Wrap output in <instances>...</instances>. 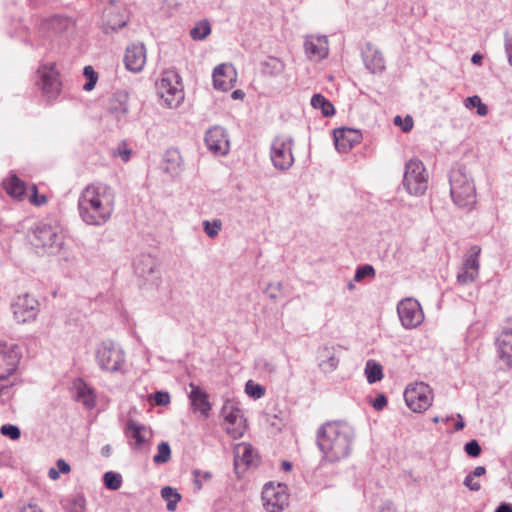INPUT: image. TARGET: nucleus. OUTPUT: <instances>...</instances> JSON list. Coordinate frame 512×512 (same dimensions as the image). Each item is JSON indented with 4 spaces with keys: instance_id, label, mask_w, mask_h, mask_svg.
<instances>
[{
    "instance_id": "1",
    "label": "nucleus",
    "mask_w": 512,
    "mask_h": 512,
    "mask_svg": "<svg viewBox=\"0 0 512 512\" xmlns=\"http://www.w3.org/2000/svg\"><path fill=\"white\" fill-rule=\"evenodd\" d=\"M115 209V192L107 184L97 182L87 185L78 198L81 220L90 226H102L112 217Z\"/></svg>"
},
{
    "instance_id": "2",
    "label": "nucleus",
    "mask_w": 512,
    "mask_h": 512,
    "mask_svg": "<svg viewBox=\"0 0 512 512\" xmlns=\"http://www.w3.org/2000/svg\"><path fill=\"white\" fill-rule=\"evenodd\" d=\"M355 431L342 421L321 425L316 434V443L322 453V461L335 463L347 458L352 451Z\"/></svg>"
},
{
    "instance_id": "3",
    "label": "nucleus",
    "mask_w": 512,
    "mask_h": 512,
    "mask_svg": "<svg viewBox=\"0 0 512 512\" xmlns=\"http://www.w3.org/2000/svg\"><path fill=\"white\" fill-rule=\"evenodd\" d=\"M450 195L456 206L471 210L476 204V188L467 168L459 165L449 174Z\"/></svg>"
},
{
    "instance_id": "4",
    "label": "nucleus",
    "mask_w": 512,
    "mask_h": 512,
    "mask_svg": "<svg viewBox=\"0 0 512 512\" xmlns=\"http://www.w3.org/2000/svg\"><path fill=\"white\" fill-rule=\"evenodd\" d=\"M94 356L100 370L111 374L126 372V354L117 342L112 340L100 342L95 348Z\"/></svg>"
},
{
    "instance_id": "5",
    "label": "nucleus",
    "mask_w": 512,
    "mask_h": 512,
    "mask_svg": "<svg viewBox=\"0 0 512 512\" xmlns=\"http://www.w3.org/2000/svg\"><path fill=\"white\" fill-rule=\"evenodd\" d=\"M20 358L17 345L0 342V399L10 396L12 383L7 378L16 371Z\"/></svg>"
},
{
    "instance_id": "6",
    "label": "nucleus",
    "mask_w": 512,
    "mask_h": 512,
    "mask_svg": "<svg viewBox=\"0 0 512 512\" xmlns=\"http://www.w3.org/2000/svg\"><path fill=\"white\" fill-rule=\"evenodd\" d=\"M429 175L419 159H410L405 164L403 186L412 196H421L428 187Z\"/></svg>"
},
{
    "instance_id": "7",
    "label": "nucleus",
    "mask_w": 512,
    "mask_h": 512,
    "mask_svg": "<svg viewBox=\"0 0 512 512\" xmlns=\"http://www.w3.org/2000/svg\"><path fill=\"white\" fill-rule=\"evenodd\" d=\"M157 94L166 107H178L184 99L179 75L173 71L165 72L157 83Z\"/></svg>"
},
{
    "instance_id": "8",
    "label": "nucleus",
    "mask_w": 512,
    "mask_h": 512,
    "mask_svg": "<svg viewBox=\"0 0 512 512\" xmlns=\"http://www.w3.org/2000/svg\"><path fill=\"white\" fill-rule=\"evenodd\" d=\"M31 242L36 247H42L55 254L62 248L64 237L59 225L41 222L35 226Z\"/></svg>"
},
{
    "instance_id": "9",
    "label": "nucleus",
    "mask_w": 512,
    "mask_h": 512,
    "mask_svg": "<svg viewBox=\"0 0 512 512\" xmlns=\"http://www.w3.org/2000/svg\"><path fill=\"white\" fill-rule=\"evenodd\" d=\"M36 85L41 89L45 98L54 101L62 89L60 73L54 62L41 64L36 73Z\"/></svg>"
},
{
    "instance_id": "10",
    "label": "nucleus",
    "mask_w": 512,
    "mask_h": 512,
    "mask_svg": "<svg viewBox=\"0 0 512 512\" xmlns=\"http://www.w3.org/2000/svg\"><path fill=\"white\" fill-rule=\"evenodd\" d=\"M293 146L294 140L290 135H279L272 140L270 158L276 169L286 171L292 167L294 163Z\"/></svg>"
},
{
    "instance_id": "11",
    "label": "nucleus",
    "mask_w": 512,
    "mask_h": 512,
    "mask_svg": "<svg viewBox=\"0 0 512 512\" xmlns=\"http://www.w3.org/2000/svg\"><path fill=\"white\" fill-rule=\"evenodd\" d=\"M10 309L16 323L27 324L37 319L40 312V303L34 296L24 293L12 300Z\"/></svg>"
},
{
    "instance_id": "12",
    "label": "nucleus",
    "mask_w": 512,
    "mask_h": 512,
    "mask_svg": "<svg viewBox=\"0 0 512 512\" xmlns=\"http://www.w3.org/2000/svg\"><path fill=\"white\" fill-rule=\"evenodd\" d=\"M404 399L413 412L421 413L432 404V390L427 384L416 382L407 386L404 391Z\"/></svg>"
},
{
    "instance_id": "13",
    "label": "nucleus",
    "mask_w": 512,
    "mask_h": 512,
    "mask_svg": "<svg viewBox=\"0 0 512 512\" xmlns=\"http://www.w3.org/2000/svg\"><path fill=\"white\" fill-rule=\"evenodd\" d=\"M226 432L234 439L241 438L246 431V420L240 408L232 401H226L221 409Z\"/></svg>"
},
{
    "instance_id": "14",
    "label": "nucleus",
    "mask_w": 512,
    "mask_h": 512,
    "mask_svg": "<svg viewBox=\"0 0 512 512\" xmlns=\"http://www.w3.org/2000/svg\"><path fill=\"white\" fill-rule=\"evenodd\" d=\"M262 504L267 512H282L288 505V494L283 484L266 483L262 490Z\"/></svg>"
},
{
    "instance_id": "15",
    "label": "nucleus",
    "mask_w": 512,
    "mask_h": 512,
    "mask_svg": "<svg viewBox=\"0 0 512 512\" xmlns=\"http://www.w3.org/2000/svg\"><path fill=\"white\" fill-rule=\"evenodd\" d=\"M397 313L405 329H414L424 321V312L420 303L414 298L402 299L397 304Z\"/></svg>"
},
{
    "instance_id": "16",
    "label": "nucleus",
    "mask_w": 512,
    "mask_h": 512,
    "mask_svg": "<svg viewBox=\"0 0 512 512\" xmlns=\"http://www.w3.org/2000/svg\"><path fill=\"white\" fill-rule=\"evenodd\" d=\"M481 248L474 245L465 256L463 264L457 273V282L461 285L473 283L479 276Z\"/></svg>"
},
{
    "instance_id": "17",
    "label": "nucleus",
    "mask_w": 512,
    "mask_h": 512,
    "mask_svg": "<svg viewBox=\"0 0 512 512\" xmlns=\"http://www.w3.org/2000/svg\"><path fill=\"white\" fill-rule=\"evenodd\" d=\"M204 141L207 149L214 155L225 156L230 150L228 134L221 126L208 129Z\"/></svg>"
},
{
    "instance_id": "18",
    "label": "nucleus",
    "mask_w": 512,
    "mask_h": 512,
    "mask_svg": "<svg viewBox=\"0 0 512 512\" xmlns=\"http://www.w3.org/2000/svg\"><path fill=\"white\" fill-rule=\"evenodd\" d=\"M304 51L309 60L320 61L329 54L328 39L325 35H308L304 40Z\"/></svg>"
},
{
    "instance_id": "19",
    "label": "nucleus",
    "mask_w": 512,
    "mask_h": 512,
    "mask_svg": "<svg viewBox=\"0 0 512 512\" xmlns=\"http://www.w3.org/2000/svg\"><path fill=\"white\" fill-rule=\"evenodd\" d=\"M333 136L335 148L343 154L348 153L362 139L361 132L352 128L335 129Z\"/></svg>"
},
{
    "instance_id": "20",
    "label": "nucleus",
    "mask_w": 512,
    "mask_h": 512,
    "mask_svg": "<svg viewBox=\"0 0 512 512\" xmlns=\"http://www.w3.org/2000/svg\"><path fill=\"white\" fill-rule=\"evenodd\" d=\"M124 63L126 68L134 73H138L143 70L146 63V49L142 43H132L127 46Z\"/></svg>"
},
{
    "instance_id": "21",
    "label": "nucleus",
    "mask_w": 512,
    "mask_h": 512,
    "mask_svg": "<svg viewBox=\"0 0 512 512\" xmlns=\"http://www.w3.org/2000/svg\"><path fill=\"white\" fill-rule=\"evenodd\" d=\"M214 87L221 91H228L233 88L236 82V71L232 65L220 64L213 71Z\"/></svg>"
},
{
    "instance_id": "22",
    "label": "nucleus",
    "mask_w": 512,
    "mask_h": 512,
    "mask_svg": "<svg viewBox=\"0 0 512 512\" xmlns=\"http://www.w3.org/2000/svg\"><path fill=\"white\" fill-rule=\"evenodd\" d=\"M495 344L499 359L508 369H512V325L502 329Z\"/></svg>"
},
{
    "instance_id": "23",
    "label": "nucleus",
    "mask_w": 512,
    "mask_h": 512,
    "mask_svg": "<svg viewBox=\"0 0 512 512\" xmlns=\"http://www.w3.org/2000/svg\"><path fill=\"white\" fill-rule=\"evenodd\" d=\"M127 23V17L125 13L121 11V8L115 5L113 2L107 6L103 11V27L105 32L117 31L124 27Z\"/></svg>"
},
{
    "instance_id": "24",
    "label": "nucleus",
    "mask_w": 512,
    "mask_h": 512,
    "mask_svg": "<svg viewBox=\"0 0 512 512\" xmlns=\"http://www.w3.org/2000/svg\"><path fill=\"white\" fill-rule=\"evenodd\" d=\"M151 435V430L145 425L139 424L133 420L127 422L126 436L133 441L131 442L133 449H141L143 445L148 442Z\"/></svg>"
},
{
    "instance_id": "25",
    "label": "nucleus",
    "mask_w": 512,
    "mask_h": 512,
    "mask_svg": "<svg viewBox=\"0 0 512 512\" xmlns=\"http://www.w3.org/2000/svg\"><path fill=\"white\" fill-rule=\"evenodd\" d=\"M128 94L123 91L116 92L109 99L107 110L118 122H125L129 112Z\"/></svg>"
},
{
    "instance_id": "26",
    "label": "nucleus",
    "mask_w": 512,
    "mask_h": 512,
    "mask_svg": "<svg viewBox=\"0 0 512 512\" xmlns=\"http://www.w3.org/2000/svg\"><path fill=\"white\" fill-rule=\"evenodd\" d=\"M258 457L254 448L248 443H239L234 448V465L238 469L241 466L247 469L257 464Z\"/></svg>"
},
{
    "instance_id": "27",
    "label": "nucleus",
    "mask_w": 512,
    "mask_h": 512,
    "mask_svg": "<svg viewBox=\"0 0 512 512\" xmlns=\"http://www.w3.org/2000/svg\"><path fill=\"white\" fill-rule=\"evenodd\" d=\"M365 67L373 74L382 73L385 69V61L382 53L375 46L368 43L362 51Z\"/></svg>"
},
{
    "instance_id": "28",
    "label": "nucleus",
    "mask_w": 512,
    "mask_h": 512,
    "mask_svg": "<svg viewBox=\"0 0 512 512\" xmlns=\"http://www.w3.org/2000/svg\"><path fill=\"white\" fill-rule=\"evenodd\" d=\"M75 400L91 409L96 404L94 391L82 379H77L73 384Z\"/></svg>"
},
{
    "instance_id": "29",
    "label": "nucleus",
    "mask_w": 512,
    "mask_h": 512,
    "mask_svg": "<svg viewBox=\"0 0 512 512\" xmlns=\"http://www.w3.org/2000/svg\"><path fill=\"white\" fill-rule=\"evenodd\" d=\"M189 398L195 411H199L202 415H208L211 405L208 401L207 394L198 386L190 384Z\"/></svg>"
},
{
    "instance_id": "30",
    "label": "nucleus",
    "mask_w": 512,
    "mask_h": 512,
    "mask_svg": "<svg viewBox=\"0 0 512 512\" xmlns=\"http://www.w3.org/2000/svg\"><path fill=\"white\" fill-rule=\"evenodd\" d=\"M135 272L141 277H146L154 272L156 259L150 254H141L134 261Z\"/></svg>"
},
{
    "instance_id": "31",
    "label": "nucleus",
    "mask_w": 512,
    "mask_h": 512,
    "mask_svg": "<svg viewBox=\"0 0 512 512\" xmlns=\"http://www.w3.org/2000/svg\"><path fill=\"white\" fill-rule=\"evenodd\" d=\"M6 192L13 198L21 199L26 191L25 183L16 175H11L3 182Z\"/></svg>"
},
{
    "instance_id": "32",
    "label": "nucleus",
    "mask_w": 512,
    "mask_h": 512,
    "mask_svg": "<svg viewBox=\"0 0 512 512\" xmlns=\"http://www.w3.org/2000/svg\"><path fill=\"white\" fill-rule=\"evenodd\" d=\"M311 106L314 109L320 110L325 117H330L335 114L333 104L321 94H314L312 96Z\"/></svg>"
},
{
    "instance_id": "33",
    "label": "nucleus",
    "mask_w": 512,
    "mask_h": 512,
    "mask_svg": "<svg viewBox=\"0 0 512 512\" xmlns=\"http://www.w3.org/2000/svg\"><path fill=\"white\" fill-rule=\"evenodd\" d=\"M284 63L277 57H268L262 63V71L265 75L277 76L284 71Z\"/></svg>"
},
{
    "instance_id": "34",
    "label": "nucleus",
    "mask_w": 512,
    "mask_h": 512,
    "mask_svg": "<svg viewBox=\"0 0 512 512\" xmlns=\"http://www.w3.org/2000/svg\"><path fill=\"white\" fill-rule=\"evenodd\" d=\"M365 375L370 384L380 381L383 378L382 366L374 360H368L365 365Z\"/></svg>"
},
{
    "instance_id": "35",
    "label": "nucleus",
    "mask_w": 512,
    "mask_h": 512,
    "mask_svg": "<svg viewBox=\"0 0 512 512\" xmlns=\"http://www.w3.org/2000/svg\"><path fill=\"white\" fill-rule=\"evenodd\" d=\"M211 33V26L209 21L202 20L198 22L191 30L190 36L193 40H204Z\"/></svg>"
},
{
    "instance_id": "36",
    "label": "nucleus",
    "mask_w": 512,
    "mask_h": 512,
    "mask_svg": "<svg viewBox=\"0 0 512 512\" xmlns=\"http://www.w3.org/2000/svg\"><path fill=\"white\" fill-rule=\"evenodd\" d=\"M162 498L167 501V510L174 511L177 503L180 501V494L170 486L163 487L161 490Z\"/></svg>"
},
{
    "instance_id": "37",
    "label": "nucleus",
    "mask_w": 512,
    "mask_h": 512,
    "mask_svg": "<svg viewBox=\"0 0 512 512\" xmlns=\"http://www.w3.org/2000/svg\"><path fill=\"white\" fill-rule=\"evenodd\" d=\"M103 482L107 489L118 490L122 485V476L120 473L108 471L103 476Z\"/></svg>"
},
{
    "instance_id": "38",
    "label": "nucleus",
    "mask_w": 512,
    "mask_h": 512,
    "mask_svg": "<svg viewBox=\"0 0 512 512\" xmlns=\"http://www.w3.org/2000/svg\"><path fill=\"white\" fill-rule=\"evenodd\" d=\"M171 449L167 442H161L157 446V453L153 456V461L156 464H163L170 460Z\"/></svg>"
},
{
    "instance_id": "39",
    "label": "nucleus",
    "mask_w": 512,
    "mask_h": 512,
    "mask_svg": "<svg viewBox=\"0 0 512 512\" xmlns=\"http://www.w3.org/2000/svg\"><path fill=\"white\" fill-rule=\"evenodd\" d=\"M465 107L468 109L477 108V114L479 116H486L488 113L487 106L481 101V98L477 95L466 98Z\"/></svg>"
},
{
    "instance_id": "40",
    "label": "nucleus",
    "mask_w": 512,
    "mask_h": 512,
    "mask_svg": "<svg viewBox=\"0 0 512 512\" xmlns=\"http://www.w3.org/2000/svg\"><path fill=\"white\" fill-rule=\"evenodd\" d=\"M83 75L86 77L87 81L83 85V89L85 91H92L95 88V85L98 80V75L93 69L92 66H85L83 70Z\"/></svg>"
},
{
    "instance_id": "41",
    "label": "nucleus",
    "mask_w": 512,
    "mask_h": 512,
    "mask_svg": "<svg viewBox=\"0 0 512 512\" xmlns=\"http://www.w3.org/2000/svg\"><path fill=\"white\" fill-rule=\"evenodd\" d=\"M222 228V222L219 219H215L213 221H204L203 229L208 237L215 238Z\"/></svg>"
},
{
    "instance_id": "42",
    "label": "nucleus",
    "mask_w": 512,
    "mask_h": 512,
    "mask_svg": "<svg viewBox=\"0 0 512 512\" xmlns=\"http://www.w3.org/2000/svg\"><path fill=\"white\" fill-rule=\"evenodd\" d=\"M339 364V359L332 353L328 352L327 359L322 360L319 364L320 368L325 373H331L337 369Z\"/></svg>"
},
{
    "instance_id": "43",
    "label": "nucleus",
    "mask_w": 512,
    "mask_h": 512,
    "mask_svg": "<svg viewBox=\"0 0 512 512\" xmlns=\"http://www.w3.org/2000/svg\"><path fill=\"white\" fill-rule=\"evenodd\" d=\"M132 155V149L128 146L126 142H121L118 146L113 150V156L119 157L123 162H128Z\"/></svg>"
},
{
    "instance_id": "44",
    "label": "nucleus",
    "mask_w": 512,
    "mask_h": 512,
    "mask_svg": "<svg viewBox=\"0 0 512 512\" xmlns=\"http://www.w3.org/2000/svg\"><path fill=\"white\" fill-rule=\"evenodd\" d=\"M245 392L250 397L259 399L264 395L265 389L261 385L254 383L252 380H249L245 385Z\"/></svg>"
},
{
    "instance_id": "45",
    "label": "nucleus",
    "mask_w": 512,
    "mask_h": 512,
    "mask_svg": "<svg viewBox=\"0 0 512 512\" xmlns=\"http://www.w3.org/2000/svg\"><path fill=\"white\" fill-rule=\"evenodd\" d=\"M2 435L9 437L12 440H17L20 438L21 432L20 429L16 425L5 424L0 429Z\"/></svg>"
},
{
    "instance_id": "46",
    "label": "nucleus",
    "mask_w": 512,
    "mask_h": 512,
    "mask_svg": "<svg viewBox=\"0 0 512 512\" xmlns=\"http://www.w3.org/2000/svg\"><path fill=\"white\" fill-rule=\"evenodd\" d=\"M375 270L371 265H364L357 268L354 276V280L360 282L367 276H374Z\"/></svg>"
},
{
    "instance_id": "47",
    "label": "nucleus",
    "mask_w": 512,
    "mask_h": 512,
    "mask_svg": "<svg viewBox=\"0 0 512 512\" xmlns=\"http://www.w3.org/2000/svg\"><path fill=\"white\" fill-rule=\"evenodd\" d=\"M72 512H85L86 499L82 494H77L73 497L72 501Z\"/></svg>"
},
{
    "instance_id": "48",
    "label": "nucleus",
    "mask_w": 512,
    "mask_h": 512,
    "mask_svg": "<svg viewBox=\"0 0 512 512\" xmlns=\"http://www.w3.org/2000/svg\"><path fill=\"white\" fill-rule=\"evenodd\" d=\"M464 450L467 453V455L471 457H478L481 453V447L476 440H471L467 442L465 444Z\"/></svg>"
},
{
    "instance_id": "49",
    "label": "nucleus",
    "mask_w": 512,
    "mask_h": 512,
    "mask_svg": "<svg viewBox=\"0 0 512 512\" xmlns=\"http://www.w3.org/2000/svg\"><path fill=\"white\" fill-rule=\"evenodd\" d=\"M394 124L400 126L404 132H409L413 127V119L411 116H406L403 121L401 116L398 115L394 118Z\"/></svg>"
},
{
    "instance_id": "50",
    "label": "nucleus",
    "mask_w": 512,
    "mask_h": 512,
    "mask_svg": "<svg viewBox=\"0 0 512 512\" xmlns=\"http://www.w3.org/2000/svg\"><path fill=\"white\" fill-rule=\"evenodd\" d=\"M153 400L156 405H167L170 402V395L164 391H157L153 395Z\"/></svg>"
},
{
    "instance_id": "51",
    "label": "nucleus",
    "mask_w": 512,
    "mask_h": 512,
    "mask_svg": "<svg viewBox=\"0 0 512 512\" xmlns=\"http://www.w3.org/2000/svg\"><path fill=\"white\" fill-rule=\"evenodd\" d=\"M463 484L471 491H479L481 488L480 482L476 481L475 477L470 473L465 477Z\"/></svg>"
},
{
    "instance_id": "52",
    "label": "nucleus",
    "mask_w": 512,
    "mask_h": 512,
    "mask_svg": "<svg viewBox=\"0 0 512 512\" xmlns=\"http://www.w3.org/2000/svg\"><path fill=\"white\" fill-rule=\"evenodd\" d=\"M387 405V398L384 394H379L373 401L372 406L376 411H381Z\"/></svg>"
},
{
    "instance_id": "53",
    "label": "nucleus",
    "mask_w": 512,
    "mask_h": 512,
    "mask_svg": "<svg viewBox=\"0 0 512 512\" xmlns=\"http://www.w3.org/2000/svg\"><path fill=\"white\" fill-rule=\"evenodd\" d=\"M32 191H33V193L30 196V202L32 204L40 206V205L44 204L47 201V199H46V197L44 195H42L40 197L38 196L36 186H32Z\"/></svg>"
},
{
    "instance_id": "54",
    "label": "nucleus",
    "mask_w": 512,
    "mask_h": 512,
    "mask_svg": "<svg viewBox=\"0 0 512 512\" xmlns=\"http://www.w3.org/2000/svg\"><path fill=\"white\" fill-rule=\"evenodd\" d=\"M194 474H195V485L197 486V489H201V487H202V483L199 479L200 477L204 480H209L212 477L211 473L207 472V471L201 472V471L196 470L194 472Z\"/></svg>"
},
{
    "instance_id": "55",
    "label": "nucleus",
    "mask_w": 512,
    "mask_h": 512,
    "mask_svg": "<svg viewBox=\"0 0 512 512\" xmlns=\"http://www.w3.org/2000/svg\"><path fill=\"white\" fill-rule=\"evenodd\" d=\"M505 52L508 57V62L512 66V35L505 34Z\"/></svg>"
},
{
    "instance_id": "56",
    "label": "nucleus",
    "mask_w": 512,
    "mask_h": 512,
    "mask_svg": "<svg viewBox=\"0 0 512 512\" xmlns=\"http://www.w3.org/2000/svg\"><path fill=\"white\" fill-rule=\"evenodd\" d=\"M480 333H481L480 326L477 324H474L468 328L467 337L475 339L479 336Z\"/></svg>"
},
{
    "instance_id": "57",
    "label": "nucleus",
    "mask_w": 512,
    "mask_h": 512,
    "mask_svg": "<svg viewBox=\"0 0 512 512\" xmlns=\"http://www.w3.org/2000/svg\"><path fill=\"white\" fill-rule=\"evenodd\" d=\"M57 470L60 473H68L70 471V465L63 459H59L56 462Z\"/></svg>"
},
{
    "instance_id": "58",
    "label": "nucleus",
    "mask_w": 512,
    "mask_h": 512,
    "mask_svg": "<svg viewBox=\"0 0 512 512\" xmlns=\"http://www.w3.org/2000/svg\"><path fill=\"white\" fill-rule=\"evenodd\" d=\"M379 512H396V509L391 502H386L381 506Z\"/></svg>"
},
{
    "instance_id": "59",
    "label": "nucleus",
    "mask_w": 512,
    "mask_h": 512,
    "mask_svg": "<svg viewBox=\"0 0 512 512\" xmlns=\"http://www.w3.org/2000/svg\"><path fill=\"white\" fill-rule=\"evenodd\" d=\"M485 473H486V469L484 466H477L470 474H472V476H474L476 478V477L483 476Z\"/></svg>"
},
{
    "instance_id": "60",
    "label": "nucleus",
    "mask_w": 512,
    "mask_h": 512,
    "mask_svg": "<svg viewBox=\"0 0 512 512\" xmlns=\"http://www.w3.org/2000/svg\"><path fill=\"white\" fill-rule=\"evenodd\" d=\"M495 512H512V505L509 503H502L496 508Z\"/></svg>"
},
{
    "instance_id": "61",
    "label": "nucleus",
    "mask_w": 512,
    "mask_h": 512,
    "mask_svg": "<svg viewBox=\"0 0 512 512\" xmlns=\"http://www.w3.org/2000/svg\"><path fill=\"white\" fill-rule=\"evenodd\" d=\"M465 426V423L463 421V418L461 416V414H457V421L455 423V430L456 431H459V430H462Z\"/></svg>"
},
{
    "instance_id": "62",
    "label": "nucleus",
    "mask_w": 512,
    "mask_h": 512,
    "mask_svg": "<svg viewBox=\"0 0 512 512\" xmlns=\"http://www.w3.org/2000/svg\"><path fill=\"white\" fill-rule=\"evenodd\" d=\"M48 476L52 480H57L60 477V472L56 468H50L48 471Z\"/></svg>"
},
{
    "instance_id": "63",
    "label": "nucleus",
    "mask_w": 512,
    "mask_h": 512,
    "mask_svg": "<svg viewBox=\"0 0 512 512\" xmlns=\"http://www.w3.org/2000/svg\"><path fill=\"white\" fill-rule=\"evenodd\" d=\"M483 56L480 53H475L472 55L471 62L476 65H480L482 63Z\"/></svg>"
},
{
    "instance_id": "64",
    "label": "nucleus",
    "mask_w": 512,
    "mask_h": 512,
    "mask_svg": "<svg viewBox=\"0 0 512 512\" xmlns=\"http://www.w3.org/2000/svg\"><path fill=\"white\" fill-rule=\"evenodd\" d=\"M21 512H42V510L35 505H29L24 507Z\"/></svg>"
}]
</instances>
